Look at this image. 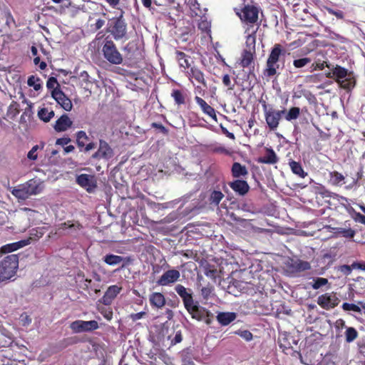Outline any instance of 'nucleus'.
Wrapping results in <instances>:
<instances>
[{
  "instance_id": "f257e3e1",
  "label": "nucleus",
  "mask_w": 365,
  "mask_h": 365,
  "mask_svg": "<svg viewBox=\"0 0 365 365\" xmlns=\"http://www.w3.org/2000/svg\"><path fill=\"white\" fill-rule=\"evenodd\" d=\"M237 15L242 22L247 24L245 32L254 29L253 25L257 23L259 19V7L252 0H244L241 9H235Z\"/></svg>"
},
{
  "instance_id": "f03ea898",
  "label": "nucleus",
  "mask_w": 365,
  "mask_h": 365,
  "mask_svg": "<svg viewBox=\"0 0 365 365\" xmlns=\"http://www.w3.org/2000/svg\"><path fill=\"white\" fill-rule=\"evenodd\" d=\"M185 76L194 86L195 93L204 96L207 88V83L203 71L196 66H192L185 71Z\"/></svg>"
},
{
  "instance_id": "7ed1b4c3",
  "label": "nucleus",
  "mask_w": 365,
  "mask_h": 365,
  "mask_svg": "<svg viewBox=\"0 0 365 365\" xmlns=\"http://www.w3.org/2000/svg\"><path fill=\"white\" fill-rule=\"evenodd\" d=\"M19 268V256L9 255L0 262V283L6 282L15 276Z\"/></svg>"
},
{
  "instance_id": "20e7f679",
  "label": "nucleus",
  "mask_w": 365,
  "mask_h": 365,
  "mask_svg": "<svg viewBox=\"0 0 365 365\" xmlns=\"http://www.w3.org/2000/svg\"><path fill=\"white\" fill-rule=\"evenodd\" d=\"M124 11L120 10V15L108 20L106 31L116 41L126 38L127 23L123 18Z\"/></svg>"
},
{
  "instance_id": "39448f33",
  "label": "nucleus",
  "mask_w": 365,
  "mask_h": 365,
  "mask_svg": "<svg viewBox=\"0 0 365 365\" xmlns=\"http://www.w3.org/2000/svg\"><path fill=\"white\" fill-rule=\"evenodd\" d=\"M348 70L344 67L336 65L332 68L331 72L326 74L329 78H334L339 86L344 89H350L354 86L355 81L352 78H347Z\"/></svg>"
},
{
  "instance_id": "423d86ee",
  "label": "nucleus",
  "mask_w": 365,
  "mask_h": 365,
  "mask_svg": "<svg viewBox=\"0 0 365 365\" xmlns=\"http://www.w3.org/2000/svg\"><path fill=\"white\" fill-rule=\"evenodd\" d=\"M102 53L104 58L111 64L119 65L123 61V55L118 50L115 43L108 38L103 41Z\"/></svg>"
},
{
  "instance_id": "0eeeda50",
  "label": "nucleus",
  "mask_w": 365,
  "mask_h": 365,
  "mask_svg": "<svg viewBox=\"0 0 365 365\" xmlns=\"http://www.w3.org/2000/svg\"><path fill=\"white\" fill-rule=\"evenodd\" d=\"M41 192L39 185L34 179L14 187L11 193L16 198L26 200L29 196L38 194Z\"/></svg>"
},
{
  "instance_id": "6e6552de",
  "label": "nucleus",
  "mask_w": 365,
  "mask_h": 365,
  "mask_svg": "<svg viewBox=\"0 0 365 365\" xmlns=\"http://www.w3.org/2000/svg\"><path fill=\"white\" fill-rule=\"evenodd\" d=\"M266 123L270 130H275L279 126L282 116L285 113V109L275 110L274 108L267 109V106L264 103L262 105Z\"/></svg>"
},
{
  "instance_id": "1a4fd4ad",
  "label": "nucleus",
  "mask_w": 365,
  "mask_h": 365,
  "mask_svg": "<svg viewBox=\"0 0 365 365\" xmlns=\"http://www.w3.org/2000/svg\"><path fill=\"white\" fill-rule=\"evenodd\" d=\"M114 150L110 145L104 140H99V146L97 150L91 155L90 160L100 161L103 160L106 162L109 161L114 157Z\"/></svg>"
},
{
  "instance_id": "9d476101",
  "label": "nucleus",
  "mask_w": 365,
  "mask_h": 365,
  "mask_svg": "<svg viewBox=\"0 0 365 365\" xmlns=\"http://www.w3.org/2000/svg\"><path fill=\"white\" fill-rule=\"evenodd\" d=\"M70 329L75 334L82 332H91L99 328V325L97 321H83V320H76L70 324Z\"/></svg>"
},
{
  "instance_id": "9b49d317",
  "label": "nucleus",
  "mask_w": 365,
  "mask_h": 365,
  "mask_svg": "<svg viewBox=\"0 0 365 365\" xmlns=\"http://www.w3.org/2000/svg\"><path fill=\"white\" fill-rule=\"evenodd\" d=\"M317 304L324 309L329 310L336 307L340 299L334 292L325 293L318 297Z\"/></svg>"
},
{
  "instance_id": "f8f14e48",
  "label": "nucleus",
  "mask_w": 365,
  "mask_h": 365,
  "mask_svg": "<svg viewBox=\"0 0 365 365\" xmlns=\"http://www.w3.org/2000/svg\"><path fill=\"white\" fill-rule=\"evenodd\" d=\"M187 312L191 315L192 318L197 321H202L206 317H210L211 312L205 307L199 305L197 302H194L192 304L185 308Z\"/></svg>"
},
{
  "instance_id": "ddd939ff",
  "label": "nucleus",
  "mask_w": 365,
  "mask_h": 365,
  "mask_svg": "<svg viewBox=\"0 0 365 365\" xmlns=\"http://www.w3.org/2000/svg\"><path fill=\"white\" fill-rule=\"evenodd\" d=\"M51 96L55 101L66 111H70L73 108V104L70 98H68L65 93L57 88L51 91Z\"/></svg>"
},
{
  "instance_id": "4468645a",
  "label": "nucleus",
  "mask_w": 365,
  "mask_h": 365,
  "mask_svg": "<svg viewBox=\"0 0 365 365\" xmlns=\"http://www.w3.org/2000/svg\"><path fill=\"white\" fill-rule=\"evenodd\" d=\"M230 187L239 196H245L250 191L248 182L243 179H235L228 182Z\"/></svg>"
},
{
  "instance_id": "2eb2a0df",
  "label": "nucleus",
  "mask_w": 365,
  "mask_h": 365,
  "mask_svg": "<svg viewBox=\"0 0 365 365\" xmlns=\"http://www.w3.org/2000/svg\"><path fill=\"white\" fill-rule=\"evenodd\" d=\"M180 277V273L178 270L172 269L166 271L158 279L157 284L160 286H168L177 282Z\"/></svg>"
},
{
  "instance_id": "dca6fc26",
  "label": "nucleus",
  "mask_w": 365,
  "mask_h": 365,
  "mask_svg": "<svg viewBox=\"0 0 365 365\" xmlns=\"http://www.w3.org/2000/svg\"><path fill=\"white\" fill-rule=\"evenodd\" d=\"M121 290L122 287L118 285L115 284L109 286L104 295L99 299V302L106 306L110 305Z\"/></svg>"
},
{
  "instance_id": "f3484780",
  "label": "nucleus",
  "mask_w": 365,
  "mask_h": 365,
  "mask_svg": "<svg viewBox=\"0 0 365 365\" xmlns=\"http://www.w3.org/2000/svg\"><path fill=\"white\" fill-rule=\"evenodd\" d=\"M175 290L182 299L185 308L195 302L192 296L193 294L190 289L179 284L175 286Z\"/></svg>"
},
{
  "instance_id": "a211bd4d",
  "label": "nucleus",
  "mask_w": 365,
  "mask_h": 365,
  "mask_svg": "<svg viewBox=\"0 0 365 365\" xmlns=\"http://www.w3.org/2000/svg\"><path fill=\"white\" fill-rule=\"evenodd\" d=\"M285 52L286 51L283 48L281 44L276 43L272 47L267 61L269 63H282V61H284V60L282 58V56H284Z\"/></svg>"
},
{
  "instance_id": "6ab92c4d",
  "label": "nucleus",
  "mask_w": 365,
  "mask_h": 365,
  "mask_svg": "<svg viewBox=\"0 0 365 365\" xmlns=\"http://www.w3.org/2000/svg\"><path fill=\"white\" fill-rule=\"evenodd\" d=\"M76 182L88 192H91L96 187L94 177L90 175L81 174L77 177Z\"/></svg>"
},
{
  "instance_id": "aec40b11",
  "label": "nucleus",
  "mask_w": 365,
  "mask_h": 365,
  "mask_svg": "<svg viewBox=\"0 0 365 365\" xmlns=\"http://www.w3.org/2000/svg\"><path fill=\"white\" fill-rule=\"evenodd\" d=\"M195 101L196 103L200 107L202 111L210 116L212 119H213L215 121L217 120L216 111L214 108L210 106L207 103V102L202 99L201 97H199L196 96L195 97Z\"/></svg>"
},
{
  "instance_id": "412c9836",
  "label": "nucleus",
  "mask_w": 365,
  "mask_h": 365,
  "mask_svg": "<svg viewBox=\"0 0 365 365\" xmlns=\"http://www.w3.org/2000/svg\"><path fill=\"white\" fill-rule=\"evenodd\" d=\"M248 170L245 165L238 162L233 163L231 167V175L234 179H243L248 175Z\"/></svg>"
},
{
  "instance_id": "4be33fe9",
  "label": "nucleus",
  "mask_w": 365,
  "mask_h": 365,
  "mask_svg": "<svg viewBox=\"0 0 365 365\" xmlns=\"http://www.w3.org/2000/svg\"><path fill=\"white\" fill-rule=\"evenodd\" d=\"M149 302L152 307L163 308L166 303L165 296L160 292H153L149 296Z\"/></svg>"
},
{
  "instance_id": "5701e85b",
  "label": "nucleus",
  "mask_w": 365,
  "mask_h": 365,
  "mask_svg": "<svg viewBox=\"0 0 365 365\" xmlns=\"http://www.w3.org/2000/svg\"><path fill=\"white\" fill-rule=\"evenodd\" d=\"M284 68V61H282V63H269L266 62V67L263 71V74L264 76L270 78L277 74L278 70H282Z\"/></svg>"
},
{
  "instance_id": "b1692460",
  "label": "nucleus",
  "mask_w": 365,
  "mask_h": 365,
  "mask_svg": "<svg viewBox=\"0 0 365 365\" xmlns=\"http://www.w3.org/2000/svg\"><path fill=\"white\" fill-rule=\"evenodd\" d=\"M73 122L66 114L62 115L54 125V129L58 132L65 131L71 127Z\"/></svg>"
},
{
  "instance_id": "393cba45",
  "label": "nucleus",
  "mask_w": 365,
  "mask_h": 365,
  "mask_svg": "<svg viewBox=\"0 0 365 365\" xmlns=\"http://www.w3.org/2000/svg\"><path fill=\"white\" fill-rule=\"evenodd\" d=\"M255 52L251 51L243 50L241 54L240 64L242 68L252 67L254 68V56Z\"/></svg>"
},
{
  "instance_id": "a878e982",
  "label": "nucleus",
  "mask_w": 365,
  "mask_h": 365,
  "mask_svg": "<svg viewBox=\"0 0 365 365\" xmlns=\"http://www.w3.org/2000/svg\"><path fill=\"white\" fill-rule=\"evenodd\" d=\"M175 58L180 68H184V72L190 69L191 64L190 63V56L185 53L180 51H175Z\"/></svg>"
},
{
  "instance_id": "bb28decb",
  "label": "nucleus",
  "mask_w": 365,
  "mask_h": 365,
  "mask_svg": "<svg viewBox=\"0 0 365 365\" xmlns=\"http://www.w3.org/2000/svg\"><path fill=\"white\" fill-rule=\"evenodd\" d=\"M217 322L222 326H227L237 318L235 312H220L216 317Z\"/></svg>"
},
{
  "instance_id": "cd10ccee",
  "label": "nucleus",
  "mask_w": 365,
  "mask_h": 365,
  "mask_svg": "<svg viewBox=\"0 0 365 365\" xmlns=\"http://www.w3.org/2000/svg\"><path fill=\"white\" fill-rule=\"evenodd\" d=\"M30 244L29 240H22L19 242L7 244L1 247L4 253L12 252Z\"/></svg>"
},
{
  "instance_id": "c85d7f7f",
  "label": "nucleus",
  "mask_w": 365,
  "mask_h": 365,
  "mask_svg": "<svg viewBox=\"0 0 365 365\" xmlns=\"http://www.w3.org/2000/svg\"><path fill=\"white\" fill-rule=\"evenodd\" d=\"M258 163H264V164H274L277 163L278 158L272 148H267L266 155L263 157L259 158L257 160Z\"/></svg>"
},
{
  "instance_id": "c756f323",
  "label": "nucleus",
  "mask_w": 365,
  "mask_h": 365,
  "mask_svg": "<svg viewBox=\"0 0 365 365\" xmlns=\"http://www.w3.org/2000/svg\"><path fill=\"white\" fill-rule=\"evenodd\" d=\"M258 27L255 29H250L247 33L246 38V48L245 50L251 51L255 52V43H256V33Z\"/></svg>"
},
{
  "instance_id": "7c9ffc66",
  "label": "nucleus",
  "mask_w": 365,
  "mask_h": 365,
  "mask_svg": "<svg viewBox=\"0 0 365 365\" xmlns=\"http://www.w3.org/2000/svg\"><path fill=\"white\" fill-rule=\"evenodd\" d=\"M289 166L292 170V172L298 175L302 178H304L307 175V173H306L301 163L299 162H297L292 159L289 160Z\"/></svg>"
},
{
  "instance_id": "2f4dec72",
  "label": "nucleus",
  "mask_w": 365,
  "mask_h": 365,
  "mask_svg": "<svg viewBox=\"0 0 365 365\" xmlns=\"http://www.w3.org/2000/svg\"><path fill=\"white\" fill-rule=\"evenodd\" d=\"M317 56H321V58L317 57L315 58L314 62L311 66L312 71H322L325 67L330 68L329 64L325 60L326 57L323 54L319 53Z\"/></svg>"
},
{
  "instance_id": "473e14b6",
  "label": "nucleus",
  "mask_w": 365,
  "mask_h": 365,
  "mask_svg": "<svg viewBox=\"0 0 365 365\" xmlns=\"http://www.w3.org/2000/svg\"><path fill=\"white\" fill-rule=\"evenodd\" d=\"M170 96L176 105L181 106L185 104L187 95L182 90L173 89Z\"/></svg>"
},
{
  "instance_id": "72a5a7b5",
  "label": "nucleus",
  "mask_w": 365,
  "mask_h": 365,
  "mask_svg": "<svg viewBox=\"0 0 365 365\" xmlns=\"http://www.w3.org/2000/svg\"><path fill=\"white\" fill-rule=\"evenodd\" d=\"M345 177L338 171L329 173V182L334 186H341L345 183Z\"/></svg>"
},
{
  "instance_id": "f704fd0d",
  "label": "nucleus",
  "mask_w": 365,
  "mask_h": 365,
  "mask_svg": "<svg viewBox=\"0 0 365 365\" xmlns=\"http://www.w3.org/2000/svg\"><path fill=\"white\" fill-rule=\"evenodd\" d=\"M2 15L6 21L5 24L9 29L17 26L16 21L13 17L10 9L6 6L4 7L2 10Z\"/></svg>"
},
{
  "instance_id": "c9c22d12",
  "label": "nucleus",
  "mask_w": 365,
  "mask_h": 365,
  "mask_svg": "<svg viewBox=\"0 0 365 365\" xmlns=\"http://www.w3.org/2000/svg\"><path fill=\"white\" fill-rule=\"evenodd\" d=\"M291 267L294 269V271L300 272L309 269L311 266L308 262L297 260L292 263Z\"/></svg>"
},
{
  "instance_id": "e433bc0d",
  "label": "nucleus",
  "mask_w": 365,
  "mask_h": 365,
  "mask_svg": "<svg viewBox=\"0 0 365 365\" xmlns=\"http://www.w3.org/2000/svg\"><path fill=\"white\" fill-rule=\"evenodd\" d=\"M299 115L300 108L298 107H292L287 112L285 110V113L284 114V118L287 121H291L297 119Z\"/></svg>"
},
{
  "instance_id": "4c0bfd02",
  "label": "nucleus",
  "mask_w": 365,
  "mask_h": 365,
  "mask_svg": "<svg viewBox=\"0 0 365 365\" xmlns=\"http://www.w3.org/2000/svg\"><path fill=\"white\" fill-rule=\"evenodd\" d=\"M38 118L44 122H48L54 116L53 110H49L47 108H43L38 112Z\"/></svg>"
},
{
  "instance_id": "58836bf2",
  "label": "nucleus",
  "mask_w": 365,
  "mask_h": 365,
  "mask_svg": "<svg viewBox=\"0 0 365 365\" xmlns=\"http://www.w3.org/2000/svg\"><path fill=\"white\" fill-rule=\"evenodd\" d=\"M123 261V257L113 254L106 255L104 257V262L108 265H116Z\"/></svg>"
},
{
  "instance_id": "ea45409f",
  "label": "nucleus",
  "mask_w": 365,
  "mask_h": 365,
  "mask_svg": "<svg viewBox=\"0 0 365 365\" xmlns=\"http://www.w3.org/2000/svg\"><path fill=\"white\" fill-rule=\"evenodd\" d=\"M328 284H329V281L327 278L316 277V278L313 279V281L312 282L309 283V285L313 289H319L321 287H322Z\"/></svg>"
},
{
  "instance_id": "a19ab883",
  "label": "nucleus",
  "mask_w": 365,
  "mask_h": 365,
  "mask_svg": "<svg viewBox=\"0 0 365 365\" xmlns=\"http://www.w3.org/2000/svg\"><path fill=\"white\" fill-rule=\"evenodd\" d=\"M207 148H210V150L214 153H220L225 155L231 154L230 151L225 146L217 143L209 145L207 146Z\"/></svg>"
},
{
  "instance_id": "79ce46f5",
  "label": "nucleus",
  "mask_w": 365,
  "mask_h": 365,
  "mask_svg": "<svg viewBox=\"0 0 365 365\" xmlns=\"http://www.w3.org/2000/svg\"><path fill=\"white\" fill-rule=\"evenodd\" d=\"M88 137L86 132L80 130L76 133V143L78 148H82L86 145V141H88Z\"/></svg>"
},
{
  "instance_id": "37998d69",
  "label": "nucleus",
  "mask_w": 365,
  "mask_h": 365,
  "mask_svg": "<svg viewBox=\"0 0 365 365\" xmlns=\"http://www.w3.org/2000/svg\"><path fill=\"white\" fill-rule=\"evenodd\" d=\"M223 197L224 195L221 191L214 190L212 192L209 200L211 204L218 205V204L222 200Z\"/></svg>"
},
{
  "instance_id": "c03bdc74",
  "label": "nucleus",
  "mask_w": 365,
  "mask_h": 365,
  "mask_svg": "<svg viewBox=\"0 0 365 365\" xmlns=\"http://www.w3.org/2000/svg\"><path fill=\"white\" fill-rule=\"evenodd\" d=\"M198 29L202 31V33L206 34H210V22L208 21L206 19L201 18L198 22L197 25Z\"/></svg>"
},
{
  "instance_id": "a18cd8bd",
  "label": "nucleus",
  "mask_w": 365,
  "mask_h": 365,
  "mask_svg": "<svg viewBox=\"0 0 365 365\" xmlns=\"http://www.w3.org/2000/svg\"><path fill=\"white\" fill-rule=\"evenodd\" d=\"M346 341L350 343L354 341L358 336V332L354 327H348L345 332Z\"/></svg>"
},
{
  "instance_id": "49530a36",
  "label": "nucleus",
  "mask_w": 365,
  "mask_h": 365,
  "mask_svg": "<svg viewBox=\"0 0 365 365\" xmlns=\"http://www.w3.org/2000/svg\"><path fill=\"white\" fill-rule=\"evenodd\" d=\"M41 79L38 77L31 76L29 77L27 83L29 86L33 87L34 90L38 91L41 88Z\"/></svg>"
},
{
  "instance_id": "de8ad7c7",
  "label": "nucleus",
  "mask_w": 365,
  "mask_h": 365,
  "mask_svg": "<svg viewBox=\"0 0 365 365\" xmlns=\"http://www.w3.org/2000/svg\"><path fill=\"white\" fill-rule=\"evenodd\" d=\"M43 235V232L42 231V230L38 229V228L32 229L30 231V237L29 238H27L26 240H29L30 243H31L32 241H36V240H38L39 238L42 237Z\"/></svg>"
},
{
  "instance_id": "09e8293b",
  "label": "nucleus",
  "mask_w": 365,
  "mask_h": 365,
  "mask_svg": "<svg viewBox=\"0 0 365 365\" xmlns=\"http://www.w3.org/2000/svg\"><path fill=\"white\" fill-rule=\"evenodd\" d=\"M311 61V58L308 57L295 59L293 61V65L296 68H301L309 63Z\"/></svg>"
},
{
  "instance_id": "8fccbe9b",
  "label": "nucleus",
  "mask_w": 365,
  "mask_h": 365,
  "mask_svg": "<svg viewBox=\"0 0 365 365\" xmlns=\"http://www.w3.org/2000/svg\"><path fill=\"white\" fill-rule=\"evenodd\" d=\"M341 308L344 311H353V312H359V313L361 312V307H359V304L356 305V304H354L344 302V303L342 304Z\"/></svg>"
},
{
  "instance_id": "3c124183",
  "label": "nucleus",
  "mask_w": 365,
  "mask_h": 365,
  "mask_svg": "<svg viewBox=\"0 0 365 365\" xmlns=\"http://www.w3.org/2000/svg\"><path fill=\"white\" fill-rule=\"evenodd\" d=\"M98 311L106 320L110 321L113 319V313L110 307H101Z\"/></svg>"
},
{
  "instance_id": "603ef678",
  "label": "nucleus",
  "mask_w": 365,
  "mask_h": 365,
  "mask_svg": "<svg viewBox=\"0 0 365 365\" xmlns=\"http://www.w3.org/2000/svg\"><path fill=\"white\" fill-rule=\"evenodd\" d=\"M337 233L346 238H353L356 232L351 228H339Z\"/></svg>"
},
{
  "instance_id": "864d4df0",
  "label": "nucleus",
  "mask_w": 365,
  "mask_h": 365,
  "mask_svg": "<svg viewBox=\"0 0 365 365\" xmlns=\"http://www.w3.org/2000/svg\"><path fill=\"white\" fill-rule=\"evenodd\" d=\"M83 225L78 221L70 220L68 230H71V233H76L78 231L83 229Z\"/></svg>"
},
{
  "instance_id": "5fc2aeb1",
  "label": "nucleus",
  "mask_w": 365,
  "mask_h": 365,
  "mask_svg": "<svg viewBox=\"0 0 365 365\" xmlns=\"http://www.w3.org/2000/svg\"><path fill=\"white\" fill-rule=\"evenodd\" d=\"M46 86H47L48 89H50L51 91H53L57 88H60V85L58 83L56 78L53 77V76L48 78V79L46 82Z\"/></svg>"
},
{
  "instance_id": "6e6d98bb",
  "label": "nucleus",
  "mask_w": 365,
  "mask_h": 365,
  "mask_svg": "<svg viewBox=\"0 0 365 365\" xmlns=\"http://www.w3.org/2000/svg\"><path fill=\"white\" fill-rule=\"evenodd\" d=\"M235 334L240 336L242 338L245 339L247 341H250L252 339L253 335L249 330H238L235 331Z\"/></svg>"
},
{
  "instance_id": "4d7b16f0",
  "label": "nucleus",
  "mask_w": 365,
  "mask_h": 365,
  "mask_svg": "<svg viewBox=\"0 0 365 365\" xmlns=\"http://www.w3.org/2000/svg\"><path fill=\"white\" fill-rule=\"evenodd\" d=\"M213 292L212 286L204 287L201 289V295L204 299H208Z\"/></svg>"
},
{
  "instance_id": "13d9d810",
  "label": "nucleus",
  "mask_w": 365,
  "mask_h": 365,
  "mask_svg": "<svg viewBox=\"0 0 365 365\" xmlns=\"http://www.w3.org/2000/svg\"><path fill=\"white\" fill-rule=\"evenodd\" d=\"M169 338L170 339L172 345H175L178 343H180L182 340V331L180 330L176 331L175 332L174 336L173 338H171V336H169Z\"/></svg>"
},
{
  "instance_id": "bf43d9fd",
  "label": "nucleus",
  "mask_w": 365,
  "mask_h": 365,
  "mask_svg": "<svg viewBox=\"0 0 365 365\" xmlns=\"http://www.w3.org/2000/svg\"><path fill=\"white\" fill-rule=\"evenodd\" d=\"M92 280L89 279H85V287H83L84 289H91L95 292V293L100 292V289L98 287H95L94 285L91 284Z\"/></svg>"
},
{
  "instance_id": "052dcab7",
  "label": "nucleus",
  "mask_w": 365,
  "mask_h": 365,
  "mask_svg": "<svg viewBox=\"0 0 365 365\" xmlns=\"http://www.w3.org/2000/svg\"><path fill=\"white\" fill-rule=\"evenodd\" d=\"M146 355L147 361H149L150 364L155 365L157 364V352L150 350Z\"/></svg>"
},
{
  "instance_id": "680f3d73",
  "label": "nucleus",
  "mask_w": 365,
  "mask_h": 365,
  "mask_svg": "<svg viewBox=\"0 0 365 365\" xmlns=\"http://www.w3.org/2000/svg\"><path fill=\"white\" fill-rule=\"evenodd\" d=\"M353 269L352 264L351 265L343 264L339 267V271L346 276L351 273Z\"/></svg>"
},
{
  "instance_id": "e2e57ef3",
  "label": "nucleus",
  "mask_w": 365,
  "mask_h": 365,
  "mask_svg": "<svg viewBox=\"0 0 365 365\" xmlns=\"http://www.w3.org/2000/svg\"><path fill=\"white\" fill-rule=\"evenodd\" d=\"M39 147L38 145H34L31 150L28 153V155H27V157L30 160H35L37 159L38 158V155H37V150H38Z\"/></svg>"
},
{
  "instance_id": "0e129e2a",
  "label": "nucleus",
  "mask_w": 365,
  "mask_h": 365,
  "mask_svg": "<svg viewBox=\"0 0 365 365\" xmlns=\"http://www.w3.org/2000/svg\"><path fill=\"white\" fill-rule=\"evenodd\" d=\"M327 11L329 14L335 16L339 19H343L344 18V14L342 11L340 10H334L331 8H327Z\"/></svg>"
},
{
  "instance_id": "69168bd1",
  "label": "nucleus",
  "mask_w": 365,
  "mask_h": 365,
  "mask_svg": "<svg viewBox=\"0 0 365 365\" xmlns=\"http://www.w3.org/2000/svg\"><path fill=\"white\" fill-rule=\"evenodd\" d=\"M151 127L153 128H157L158 129L160 133H162L164 135H168V129L166 128L163 125H162L161 123H151Z\"/></svg>"
},
{
  "instance_id": "338daca9",
  "label": "nucleus",
  "mask_w": 365,
  "mask_h": 365,
  "mask_svg": "<svg viewBox=\"0 0 365 365\" xmlns=\"http://www.w3.org/2000/svg\"><path fill=\"white\" fill-rule=\"evenodd\" d=\"M222 83L229 89H233L234 85H232L231 83V80L229 74L227 73L222 76Z\"/></svg>"
},
{
  "instance_id": "774afa93",
  "label": "nucleus",
  "mask_w": 365,
  "mask_h": 365,
  "mask_svg": "<svg viewBox=\"0 0 365 365\" xmlns=\"http://www.w3.org/2000/svg\"><path fill=\"white\" fill-rule=\"evenodd\" d=\"M71 142V138H69L68 137H63V138H58L56 140V145H68L69 143Z\"/></svg>"
}]
</instances>
